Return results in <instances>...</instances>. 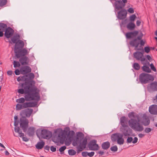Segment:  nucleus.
I'll use <instances>...</instances> for the list:
<instances>
[{"mask_svg":"<svg viewBox=\"0 0 157 157\" xmlns=\"http://www.w3.org/2000/svg\"><path fill=\"white\" fill-rule=\"evenodd\" d=\"M19 87L22 88L19 89L17 92L21 94H27L25 96L27 101L35 100L39 101L40 99V96L38 92H36L37 88L33 87L32 81H26L19 84Z\"/></svg>","mask_w":157,"mask_h":157,"instance_id":"nucleus-1","label":"nucleus"},{"mask_svg":"<svg viewBox=\"0 0 157 157\" xmlns=\"http://www.w3.org/2000/svg\"><path fill=\"white\" fill-rule=\"evenodd\" d=\"M128 117L131 119L128 121L129 126L134 130L141 132L144 129L143 126L140 124V117L139 115L132 112L128 114Z\"/></svg>","mask_w":157,"mask_h":157,"instance_id":"nucleus-2","label":"nucleus"},{"mask_svg":"<svg viewBox=\"0 0 157 157\" xmlns=\"http://www.w3.org/2000/svg\"><path fill=\"white\" fill-rule=\"evenodd\" d=\"M138 33L137 31L132 32H129L126 33V36L128 39H132L130 42L129 44L132 47H135V49L138 50H143V48H137L140 44V40H141V37L138 36L136 38Z\"/></svg>","mask_w":157,"mask_h":157,"instance_id":"nucleus-3","label":"nucleus"},{"mask_svg":"<svg viewBox=\"0 0 157 157\" xmlns=\"http://www.w3.org/2000/svg\"><path fill=\"white\" fill-rule=\"evenodd\" d=\"M25 100V98H21L16 100V102L18 103L16 105V109L17 110H20L29 107H35L38 101H36L35 102H24Z\"/></svg>","mask_w":157,"mask_h":157,"instance_id":"nucleus-4","label":"nucleus"},{"mask_svg":"<svg viewBox=\"0 0 157 157\" xmlns=\"http://www.w3.org/2000/svg\"><path fill=\"white\" fill-rule=\"evenodd\" d=\"M140 81L142 84H146L148 83L150 81H153L154 78L152 76L145 73H141L139 76Z\"/></svg>","mask_w":157,"mask_h":157,"instance_id":"nucleus-5","label":"nucleus"},{"mask_svg":"<svg viewBox=\"0 0 157 157\" xmlns=\"http://www.w3.org/2000/svg\"><path fill=\"white\" fill-rule=\"evenodd\" d=\"M20 125L23 131L25 132L27 131L28 127L29 121L25 117L20 118Z\"/></svg>","mask_w":157,"mask_h":157,"instance_id":"nucleus-6","label":"nucleus"},{"mask_svg":"<svg viewBox=\"0 0 157 157\" xmlns=\"http://www.w3.org/2000/svg\"><path fill=\"white\" fill-rule=\"evenodd\" d=\"M83 134L82 132H78L76 137L74 140L73 142V145L75 146L79 144L83 139Z\"/></svg>","mask_w":157,"mask_h":157,"instance_id":"nucleus-7","label":"nucleus"},{"mask_svg":"<svg viewBox=\"0 0 157 157\" xmlns=\"http://www.w3.org/2000/svg\"><path fill=\"white\" fill-rule=\"evenodd\" d=\"M15 55L17 58H19L21 57L25 56L27 54V50L24 48L23 49H18L14 51Z\"/></svg>","mask_w":157,"mask_h":157,"instance_id":"nucleus-8","label":"nucleus"},{"mask_svg":"<svg viewBox=\"0 0 157 157\" xmlns=\"http://www.w3.org/2000/svg\"><path fill=\"white\" fill-rule=\"evenodd\" d=\"M144 51L142 52H136L133 54L134 57L137 60H140L141 62L145 60V58L144 57Z\"/></svg>","mask_w":157,"mask_h":157,"instance_id":"nucleus-9","label":"nucleus"},{"mask_svg":"<svg viewBox=\"0 0 157 157\" xmlns=\"http://www.w3.org/2000/svg\"><path fill=\"white\" fill-rule=\"evenodd\" d=\"M41 134L42 137L45 139H50L52 135L51 132L45 129L41 130Z\"/></svg>","mask_w":157,"mask_h":157,"instance_id":"nucleus-10","label":"nucleus"},{"mask_svg":"<svg viewBox=\"0 0 157 157\" xmlns=\"http://www.w3.org/2000/svg\"><path fill=\"white\" fill-rule=\"evenodd\" d=\"M97 141L93 140L90 141L88 144V147L91 150H97L99 148L98 145L96 144Z\"/></svg>","mask_w":157,"mask_h":157,"instance_id":"nucleus-11","label":"nucleus"},{"mask_svg":"<svg viewBox=\"0 0 157 157\" xmlns=\"http://www.w3.org/2000/svg\"><path fill=\"white\" fill-rule=\"evenodd\" d=\"M127 14L126 10L125 9H121L118 12L117 17L119 20H123L126 18Z\"/></svg>","mask_w":157,"mask_h":157,"instance_id":"nucleus-12","label":"nucleus"},{"mask_svg":"<svg viewBox=\"0 0 157 157\" xmlns=\"http://www.w3.org/2000/svg\"><path fill=\"white\" fill-rule=\"evenodd\" d=\"M14 32V30L11 28L7 27L5 31V36L7 38H9L13 36Z\"/></svg>","mask_w":157,"mask_h":157,"instance_id":"nucleus-13","label":"nucleus"},{"mask_svg":"<svg viewBox=\"0 0 157 157\" xmlns=\"http://www.w3.org/2000/svg\"><path fill=\"white\" fill-rule=\"evenodd\" d=\"M21 73L23 75H25L31 71V68L28 66L21 67L20 69Z\"/></svg>","mask_w":157,"mask_h":157,"instance_id":"nucleus-14","label":"nucleus"},{"mask_svg":"<svg viewBox=\"0 0 157 157\" xmlns=\"http://www.w3.org/2000/svg\"><path fill=\"white\" fill-rule=\"evenodd\" d=\"M24 45V43L23 41L21 40H18L15 45L14 51L18 49H22Z\"/></svg>","mask_w":157,"mask_h":157,"instance_id":"nucleus-15","label":"nucleus"},{"mask_svg":"<svg viewBox=\"0 0 157 157\" xmlns=\"http://www.w3.org/2000/svg\"><path fill=\"white\" fill-rule=\"evenodd\" d=\"M33 110L31 109H27L22 110L21 112L22 115H25L27 117H29L32 113Z\"/></svg>","mask_w":157,"mask_h":157,"instance_id":"nucleus-16","label":"nucleus"},{"mask_svg":"<svg viewBox=\"0 0 157 157\" xmlns=\"http://www.w3.org/2000/svg\"><path fill=\"white\" fill-rule=\"evenodd\" d=\"M67 134V132L65 131H62L59 133L58 135V137L60 140L61 143L62 141V143H63V142L66 137Z\"/></svg>","mask_w":157,"mask_h":157,"instance_id":"nucleus-17","label":"nucleus"},{"mask_svg":"<svg viewBox=\"0 0 157 157\" xmlns=\"http://www.w3.org/2000/svg\"><path fill=\"white\" fill-rule=\"evenodd\" d=\"M123 128L121 129V131L123 135L125 136H128L130 135V130L129 128L127 125L122 126Z\"/></svg>","mask_w":157,"mask_h":157,"instance_id":"nucleus-18","label":"nucleus"},{"mask_svg":"<svg viewBox=\"0 0 157 157\" xmlns=\"http://www.w3.org/2000/svg\"><path fill=\"white\" fill-rule=\"evenodd\" d=\"M149 111L152 114L157 115V105H154L150 106Z\"/></svg>","mask_w":157,"mask_h":157,"instance_id":"nucleus-19","label":"nucleus"},{"mask_svg":"<svg viewBox=\"0 0 157 157\" xmlns=\"http://www.w3.org/2000/svg\"><path fill=\"white\" fill-rule=\"evenodd\" d=\"M29 58L26 56L21 57L19 61L22 65H27L28 64Z\"/></svg>","mask_w":157,"mask_h":157,"instance_id":"nucleus-20","label":"nucleus"},{"mask_svg":"<svg viewBox=\"0 0 157 157\" xmlns=\"http://www.w3.org/2000/svg\"><path fill=\"white\" fill-rule=\"evenodd\" d=\"M150 88L153 91H157V82H154L149 84Z\"/></svg>","mask_w":157,"mask_h":157,"instance_id":"nucleus-21","label":"nucleus"},{"mask_svg":"<svg viewBox=\"0 0 157 157\" xmlns=\"http://www.w3.org/2000/svg\"><path fill=\"white\" fill-rule=\"evenodd\" d=\"M35 132V128L34 127H29L28 128L27 132L28 135L30 136H33Z\"/></svg>","mask_w":157,"mask_h":157,"instance_id":"nucleus-22","label":"nucleus"},{"mask_svg":"<svg viewBox=\"0 0 157 157\" xmlns=\"http://www.w3.org/2000/svg\"><path fill=\"white\" fill-rule=\"evenodd\" d=\"M110 146V143L109 141L103 143L101 145L102 148L103 149L107 150L108 149Z\"/></svg>","mask_w":157,"mask_h":157,"instance_id":"nucleus-23","label":"nucleus"},{"mask_svg":"<svg viewBox=\"0 0 157 157\" xmlns=\"http://www.w3.org/2000/svg\"><path fill=\"white\" fill-rule=\"evenodd\" d=\"M120 135L121 134L118 133H116L112 134L111 136L112 141L113 142L116 141L119 137Z\"/></svg>","mask_w":157,"mask_h":157,"instance_id":"nucleus-24","label":"nucleus"},{"mask_svg":"<svg viewBox=\"0 0 157 157\" xmlns=\"http://www.w3.org/2000/svg\"><path fill=\"white\" fill-rule=\"evenodd\" d=\"M75 134V132L73 131H70L67 134V137L69 140H71L73 139V137Z\"/></svg>","mask_w":157,"mask_h":157,"instance_id":"nucleus-25","label":"nucleus"},{"mask_svg":"<svg viewBox=\"0 0 157 157\" xmlns=\"http://www.w3.org/2000/svg\"><path fill=\"white\" fill-rule=\"evenodd\" d=\"M143 117H144V118L145 119V120L142 122V124L145 126L148 125L150 123V120L147 119V117L145 114L143 115Z\"/></svg>","mask_w":157,"mask_h":157,"instance_id":"nucleus-26","label":"nucleus"},{"mask_svg":"<svg viewBox=\"0 0 157 157\" xmlns=\"http://www.w3.org/2000/svg\"><path fill=\"white\" fill-rule=\"evenodd\" d=\"M135 27V25L134 23L132 22H129L127 25V28L129 30H133Z\"/></svg>","mask_w":157,"mask_h":157,"instance_id":"nucleus-27","label":"nucleus"},{"mask_svg":"<svg viewBox=\"0 0 157 157\" xmlns=\"http://www.w3.org/2000/svg\"><path fill=\"white\" fill-rule=\"evenodd\" d=\"M45 143L43 141L39 142L36 145V147L38 149H42L44 146Z\"/></svg>","mask_w":157,"mask_h":157,"instance_id":"nucleus-28","label":"nucleus"},{"mask_svg":"<svg viewBox=\"0 0 157 157\" xmlns=\"http://www.w3.org/2000/svg\"><path fill=\"white\" fill-rule=\"evenodd\" d=\"M20 36L19 35H17L13 36L11 38V40L13 43L16 44L18 40H19Z\"/></svg>","mask_w":157,"mask_h":157,"instance_id":"nucleus-29","label":"nucleus"},{"mask_svg":"<svg viewBox=\"0 0 157 157\" xmlns=\"http://www.w3.org/2000/svg\"><path fill=\"white\" fill-rule=\"evenodd\" d=\"M123 135L121 134L120 135L119 137L117 140V143L120 145L123 144L124 143V140L122 138Z\"/></svg>","mask_w":157,"mask_h":157,"instance_id":"nucleus-30","label":"nucleus"},{"mask_svg":"<svg viewBox=\"0 0 157 157\" xmlns=\"http://www.w3.org/2000/svg\"><path fill=\"white\" fill-rule=\"evenodd\" d=\"M7 27V25L6 24L0 23V31H5Z\"/></svg>","mask_w":157,"mask_h":157,"instance_id":"nucleus-31","label":"nucleus"},{"mask_svg":"<svg viewBox=\"0 0 157 157\" xmlns=\"http://www.w3.org/2000/svg\"><path fill=\"white\" fill-rule=\"evenodd\" d=\"M142 69L144 71L147 73H150L151 71L149 67L146 65H144L142 67Z\"/></svg>","mask_w":157,"mask_h":157,"instance_id":"nucleus-32","label":"nucleus"},{"mask_svg":"<svg viewBox=\"0 0 157 157\" xmlns=\"http://www.w3.org/2000/svg\"><path fill=\"white\" fill-rule=\"evenodd\" d=\"M120 121L121 124L122 126H125L127 125L125 123L126 117H121L120 118Z\"/></svg>","mask_w":157,"mask_h":157,"instance_id":"nucleus-33","label":"nucleus"},{"mask_svg":"<svg viewBox=\"0 0 157 157\" xmlns=\"http://www.w3.org/2000/svg\"><path fill=\"white\" fill-rule=\"evenodd\" d=\"M87 143V139L86 138H85L83 140L82 142H81L79 144L80 145H81V146L82 147H83V148H85Z\"/></svg>","mask_w":157,"mask_h":157,"instance_id":"nucleus-34","label":"nucleus"},{"mask_svg":"<svg viewBox=\"0 0 157 157\" xmlns=\"http://www.w3.org/2000/svg\"><path fill=\"white\" fill-rule=\"evenodd\" d=\"M133 68L136 70H138L140 68V65L137 63H134L133 65Z\"/></svg>","mask_w":157,"mask_h":157,"instance_id":"nucleus-35","label":"nucleus"},{"mask_svg":"<svg viewBox=\"0 0 157 157\" xmlns=\"http://www.w3.org/2000/svg\"><path fill=\"white\" fill-rule=\"evenodd\" d=\"M7 2V0H0V6L2 7L6 5Z\"/></svg>","mask_w":157,"mask_h":157,"instance_id":"nucleus-36","label":"nucleus"},{"mask_svg":"<svg viewBox=\"0 0 157 157\" xmlns=\"http://www.w3.org/2000/svg\"><path fill=\"white\" fill-rule=\"evenodd\" d=\"M68 153L70 155H73L76 154V151L73 149H70L68 151Z\"/></svg>","mask_w":157,"mask_h":157,"instance_id":"nucleus-37","label":"nucleus"},{"mask_svg":"<svg viewBox=\"0 0 157 157\" xmlns=\"http://www.w3.org/2000/svg\"><path fill=\"white\" fill-rule=\"evenodd\" d=\"M13 67H19L21 65L20 63L18 61H14L13 62Z\"/></svg>","mask_w":157,"mask_h":157,"instance_id":"nucleus-38","label":"nucleus"},{"mask_svg":"<svg viewBox=\"0 0 157 157\" xmlns=\"http://www.w3.org/2000/svg\"><path fill=\"white\" fill-rule=\"evenodd\" d=\"M83 148V147L81 146L79 144V146L77 147V152L78 153L79 152L82 151L84 148Z\"/></svg>","mask_w":157,"mask_h":157,"instance_id":"nucleus-39","label":"nucleus"},{"mask_svg":"<svg viewBox=\"0 0 157 157\" xmlns=\"http://www.w3.org/2000/svg\"><path fill=\"white\" fill-rule=\"evenodd\" d=\"M117 146H114L111 147L110 148V150L113 151H116L117 150Z\"/></svg>","mask_w":157,"mask_h":157,"instance_id":"nucleus-40","label":"nucleus"},{"mask_svg":"<svg viewBox=\"0 0 157 157\" xmlns=\"http://www.w3.org/2000/svg\"><path fill=\"white\" fill-rule=\"evenodd\" d=\"M27 75H23L22 76H21V77L22 78H21V81H23V82L25 81V82L28 81H27Z\"/></svg>","mask_w":157,"mask_h":157,"instance_id":"nucleus-41","label":"nucleus"},{"mask_svg":"<svg viewBox=\"0 0 157 157\" xmlns=\"http://www.w3.org/2000/svg\"><path fill=\"white\" fill-rule=\"evenodd\" d=\"M136 16L135 14H133L130 17V20L131 21H134Z\"/></svg>","mask_w":157,"mask_h":157,"instance_id":"nucleus-42","label":"nucleus"},{"mask_svg":"<svg viewBox=\"0 0 157 157\" xmlns=\"http://www.w3.org/2000/svg\"><path fill=\"white\" fill-rule=\"evenodd\" d=\"M150 66L151 69L153 71L155 72L156 71V68L154 66L152 63H151L150 64Z\"/></svg>","mask_w":157,"mask_h":157,"instance_id":"nucleus-43","label":"nucleus"},{"mask_svg":"<svg viewBox=\"0 0 157 157\" xmlns=\"http://www.w3.org/2000/svg\"><path fill=\"white\" fill-rule=\"evenodd\" d=\"M66 148V147L65 146H64L61 147L59 149V151L60 152H62Z\"/></svg>","mask_w":157,"mask_h":157,"instance_id":"nucleus-44","label":"nucleus"},{"mask_svg":"<svg viewBox=\"0 0 157 157\" xmlns=\"http://www.w3.org/2000/svg\"><path fill=\"white\" fill-rule=\"evenodd\" d=\"M144 49L145 52L147 53H148L150 51V48L148 47H145Z\"/></svg>","mask_w":157,"mask_h":157,"instance_id":"nucleus-45","label":"nucleus"},{"mask_svg":"<svg viewBox=\"0 0 157 157\" xmlns=\"http://www.w3.org/2000/svg\"><path fill=\"white\" fill-rule=\"evenodd\" d=\"M94 154V151H92L90 152H87L88 156H89V157H92L93 156Z\"/></svg>","mask_w":157,"mask_h":157,"instance_id":"nucleus-46","label":"nucleus"},{"mask_svg":"<svg viewBox=\"0 0 157 157\" xmlns=\"http://www.w3.org/2000/svg\"><path fill=\"white\" fill-rule=\"evenodd\" d=\"M151 129L149 128H147L145 129V131L146 132L148 133L151 132Z\"/></svg>","mask_w":157,"mask_h":157,"instance_id":"nucleus-47","label":"nucleus"},{"mask_svg":"<svg viewBox=\"0 0 157 157\" xmlns=\"http://www.w3.org/2000/svg\"><path fill=\"white\" fill-rule=\"evenodd\" d=\"M28 75H29V77L30 78H32V79L33 78L35 77L34 74H33V73H30Z\"/></svg>","mask_w":157,"mask_h":157,"instance_id":"nucleus-48","label":"nucleus"},{"mask_svg":"<svg viewBox=\"0 0 157 157\" xmlns=\"http://www.w3.org/2000/svg\"><path fill=\"white\" fill-rule=\"evenodd\" d=\"M14 72H15V75H20L21 73L20 70H18V69H16L15 71Z\"/></svg>","mask_w":157,"mask_h":157,"instance_id":"nucleus-49","label":"nucleus"},{"mask_svg":"<svg viewBox=\"0 0 157 157\" xmlns=\"http://www.w3.org/2000/svg\"><path fill=\"white\" fill-rule=\"evenodd\" d=\"M132 140V137H128L127 140V143H130Z\"/></svg>","mask_w":157,"mask_h":157,"instance_id":"nucleus-50","label":"nucleus"},{"mask_svg":"<svg viewBox=\"0 0 157 157\" xmlns=\"http://www.w3.org/2000/svg\"><path fill=\"white\" fill-rule=\"evenodd\" d=\"M128 11L131 13H132L134 12L133 9L132 8H129L128 10Z\"/></svg>","mask_w":157,"mask_h":157,"instance_id":"nucleus-51","label":"nucleus"},{"mask_svg":"<svg viewBox=\"0 0 157 157\" xmlns=\"http://www.w3.org/2000/svg\"><path fill=\"white\" fill-rule=\"evenodd\" d=\"M146 57L147 59L150 61L151 62L152 60V59L151 57L149 55H147L146 56Z\"/></svg>","mask_w":157,"mask_h":157,"instance_id":"nucleus-52","label":"nucleus"},{"mask_svg":"<svg viewBox=\"0 0 157 157\" xmlns=\"http://www.w3.org/2000/svg\"><path fill=\"white\" fill-rule=\"evenodd\" d=\"M15 131L16 132H17L18 133H19L20 131V128L19 127H17V128H14Z\"/></svg>","mask_w":157,"mask_h":157,"instance_id":"nucleus-53","label":"nucleus"},{"mask_svg":"<svg viewBox=\"0 0 157 157\" xmlns=\"http://www.w3.org/2000/svg\"><path fill=\"white\" fill-rule=\"evenodd\" d=\"M51 150L52 152H55L56 150V148L53 146H52L51 147Z\"/></svg>","mask_w":157,"mask_h":157,"instance_id":"nucleus-54","label":"nucleus"},{"mask_svg":"<svg viewBox=\"0 0 157 157\" xmlns=\"http://www.w3.org/2000/svg\"><path fill=\"white\" fill-rule=\"evenodd\" d=\"M49 149L50 147L48 145H46L44 147V149L47 151H46V152H47L49 151Z\"/></svg>","mask_w":157,"mask_h":157,"instance_id":"nucleus-55","label":"nucleus"},{"mask_svg":"<svg viewBox=\"0 0 157 157\" xmlns=\"http://www.w3.org/2000/svg\"><path fill=\"white\" fill-rule=\"evenodd\" d=\"M138 139L137 137H135L134 138V140L132 141V143L133 144H135L138 141Z\"/></svg>","mask_w":157,"mask_h":157,"instance_id":"nucleus-56","label":"nucleus"},{"mask_svg":"<svg viewBox=\"0 0 157 157\" xmlns=\"http://www.w3.org/2000/svg\"><path fill=\"white\" fill-rule=\"evenodd\" d=\"M87 152H83L82 153V155L83 156H84V157H86L87 155H87Z\"/></svg>","mask_w":157,"mask_h":157,"instance_id":"nucleus-57","label":"nucleus"},{"mask_svg":"<svg viewBox=\"0 0 157 157\" xmlns=\"http://www.w3.org/2000/svg\"><path fill=\"white\" fill-rule=\"evenodd\" d=\"M144 41L143 40H141V39L140 40V45L142 46H144Z\"/></svg>","mask_w":157,"mask_h":157,"instance_id":"nucleus-58","label":"nucleus"},{"mask_svg":"<svg viewBox=\"0 0 157 157\" xmlns=\"http://www.w3.org/2000/svg\"><path fill=\"white\" fill-rule=\"evenodd\" d=\"M18 133L19 134V136L21 137H22V138L24 136V133L20 132Z\"/></svg>","mask_w":157,"mask_h":157,"instance_id":"nucleus-59","label":"nucleus"},{"mask_svg":"<svg viewBox=\"0 0 157 157\" xmlns=\"http://www.w3.org/2000/svg\"><path fill=\"white\" fill-rule=\"evenodd\" d=\"M23 140L27 142L29 140V139L26 137L24 136L22 138Z\"/></svg>","mask_w":157,"mask_h":157,"instance_id":"nucleus-60","label":"nucleus"},{"mask_svg":"<svg viewBox=\"0 0 157 157\" xmlns=\"http://www.w3.org/2000/svg\"><path fill=\"white\" fill-rule=\"evenodd\" d=\"M141 24V22L139 20L137 21L136 22V24L137 26H139Z\"/></svg>","mask_w":157,"mask_h":157,"instance_id":"nucleus-61","label":"nucleus"},{"mask_svg":"<svg viewBox=\"0 0 157 157\" xmlns=\"http://www.w3.org/2000/svg\"><path fill=\"white\" fill-rule=\"evenodd\" d=\"M13 72L12 71H7V74L8 75H11Z\"/></svg>","mask_w":157,"mask_h":157,"instance_id":"nucleus-62","label":"nucleus"},{"mask_svg":"<svg viewBox=\"0 0 157 157\" xmlns=\"http://www.w3.org/2000/svg\"><path fill=\"white\" fill-rule=\"evenodd\" d=\"M19 121H15L14 122V125L15 126H17L18 125V124Z\"/></svg>","mask_w":157,"mask_h":157,"instance_id":"nucleus-63","label":"nucleus"},{"mask_svg":"<svg viewBox=\"0 0 157 157\" xmlns=\"http://www.w3.org/2000/svg\"><path fill=\"white\" fill-rule=\"evenodd\" d=\"M138 136L139 137H140V138H142L144 136V135L141 133H140L138 135Z\"/></svg>","mask_w":157,"mask_h":157,"instance_id":"nucleus-64","label":"nucleus"}]
</instances>
